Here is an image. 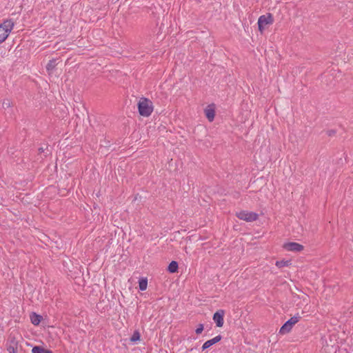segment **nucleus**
Instances as JSON below:
<instances>
[{
    "mask_svg": "<svg viewBox=\"0 0 353 353\" xmlns=\"http://www.w3.org/2000/svg\"><path fill=\"white\" fill-rule=\"evenodd\" d=\"M283 248L287 251L301 252L303 249V246L298 243L289 242L283 245Z\"/></svg>",
    "mask_w": 353,
    "mask_h": 353,
    "instance_id": "obj_5",
    "label": "nucleus"
},
{
    "mask_svg": "<svg viewBox=\"0 0 353 353\" xmlns=\"http://www.w3.org/2000/svg\"><path fill=\"white\" fill-rule=\"evenodd\" d=\"M8 351L9 353H18L17 348L12 345L8 347Z\"/></svg>",
    "mask_w": 353,
    "mask_h": 353,
    "instance_id": "obj_18",
    "label": "nucleus"
},
{
    "mask_svg": "<svg viewBox=\"0 0 353 353\" xmlns=\"http://www.w3.org/2000/svg\"><path fill=\"white\" fill-rule=\"evenodd\" d=\"M290 265V261H284V260H282V261H277L276 262V265L279 268H283V267H287L288 265Z\"/></svg>",
    "mask_w": 353,
    "mask_h": 353,
    "instance_id": "obj_14",
    "label": "nucleus"
},
{
    "mask_svg": "<svg viewBox=\"0 0 353 353\" xmlns=\"http://www.w3.org/2000/svg\"><path fill=\"white\" fill-rule=\"evenodd\" d=\"M178 270V263L176 261H172L168 265V271L171 273H174Z\"/></svg>",
    "mask_w": 353,
    "mask_h": 353,
    "instance_id": "obj_13",
    "label": "nucleus"
},
{
    "mask_svg": "<svg viewBox=\"0 0 353 353\" xmlns=\"http://www.w3.org/2000/svg\"><path fill=\"white\" fill-rule=\"evenodd\" d=\"M140 340V334L138 331L134 332L132 336L130 338V341L133 343H136Z\"/></svg>",
    "mask_w": 353,
    "mask_h": 353,
    "instance_id": "obj_16",
    "label": "nucleus"
},
{
    "mask_svg": "<svg viewBox=\"0 0 353 353\" xmlns=\"http://www.w3.org/2000/svg\"><path fill=\"white\" fill-rule=\"evenodd\" d=\"M205 113L206 117L210 121H212L214 120L215 112L213 108H208L205 110Z\"/></svg>",
    "mask_w": 353,
    "mask_h": 353,
    "instance_id": "obj_9",
    "label": "nucleus"
},
{
    "mask_svg": "<svg viewBox=\"0 0 353 353\" xmlns=\"http://www.w3.org/2000/svg\"><path fill=\"white\" fill-rule=\"evenodd\" d=\"M225 312L223 310H219L216 312L213 315V320L216 323L217 327H221L223 325V316Z\"/></svg>",
    "mask_w": 353,
    "mask_h": 353,
    "instance_id": "obj_6",
    "label": "nucleus"
},
{
    "mask_svg": "<svg viewBox=\"0 0 353 353\" xmlns=\"http://www.w3.org/2000/svg\"><path fill=\"white\" fill-rule=\"evenodd\" d=\"M148 287V280L146 279H141L139 281V288L141 291H144Z\"/></svg>",
    "mask_w": 353,
    "mask_h": 353,
    "instance_id": "obj_12",
    "label": "nucleus"
},
{
    "mask_svg": "<svg viewBox=\"0 0 353 353\" xmlns=\"http://www.w3.org/2000/svg\"><path fill=\"white\" fill-rule=\"evenodd\" d=\"M32 353H52L51 350L42 348L39 346H35L32 350Z\"/></svg>",
    "mask_w": 353,
    "mask_h": 353,
    "instance_id": "obj_11",
    "label": "nucleus"
},
{
    "mask_svg": "<svg viewBox=\"0 0 353 353\" xmlns=\"http://www.w3.org/2000/svg\"><path fill=\"white\" fill-rule=\"evenodd\" d=\"M55 66V61H50L46 65V69L50 71Z\"/></svg>",
    "mask_w": 353,
    "mask_h": 353,
    "instance_id": "obj_17",
    "label": "nucleus"
},
{
    "mask_svg": "<svg viewBox=\"0 0 353 353\" xmlns=\"http://www.w3.org/2000/svg\"><path fill=\"white\" fill-rule=\"evenodd\" d=\"M236 215L239 219L243 220L247 222H252L256 221L259 217L258 214L247 210H241L240 212H236Z\"/></svg>",
    "mask_w": 353,
    "mask_h": 353,
    "instance_id": "obj_4",
    "label": "nucleus"
},
{
    "mask_svg": "<svg viewBox=\"0 0 353 353\" xmlns=\"http://www.w3.org/2000/svg\"><path fill=\"white\" fill-rule=\"evenodd\" d=\"M203 330V324H199L197 327V328L195 330V332L197 334H200Z\"/></svg>",
    "mask_w": 353,
    "mask_h": 353,
    "instance_id": "obj_19",
    "label": "nucleus"
},
{
    "mask_svg": "<svg viewBox=\"0 0 353 353\" xmlns=\"http://www.w3.org/2000/svg\"><path fill=\"white\" fill-rule=\"evenodd\" d=\"M139 114L143 117H149L153 111L152 102L147 98H141L138 103Z\"/></svg>",
    "mask_w": 353,
    "mask_h": 353,
    "instance_id": "obj_1",
    "label": "nucleus"
},
{
    "mask_svg": "<svg viewBox=\"0 0 353 353\" xmlns=\"http://www.w3.org/2000/svg\"><path fill=\"white\" fill-rule=\"evenodd\" d=\"M273 21V17L270 13L260 16L257 22L259 31L263 32L265 28L268 25H271Z\"/></svg>",
    "mask_w": 353,
    "mask_h": 353,
    "instance_id": "obj_3",
    "label": "nucleus"
},
{
    "mask_svg": "<svg viewBox=\"0 0 353 353\" xmlns=\"http://www.w3.org/2000/svg\"><path fill=\"white\" fill-rule=\"evenodd\" d=\"M14 26V23L11 19L6 20L0 24V44L6 40Z\"/></svg>",
    "mask_w": 353,
    "mask_h": 353,
    "instance_id": "obj_2",
    "label": "nucleus"
},
{
    "mask_svg": "<svg viewBox=\"0 0 353 353\" xmlns=\"http://www.w3.org/2000/svg\"><path fill=\"white\" fill-rule=\"evenodd\" d=\"M300 316L299 315L294 316L286 321L290 326L293 327L296 323L299 322Z\"/></svg>",
    "mask_w": 353,
    "mask_h": 353,
    "instance_id": "obj_15",
    "label": "nucleus"
},
{
    "mask_svg": "<svg viewBox=\"0 0 353 353\" xmlns=\"http://www.w3.org/2000/svg\"><path fill=\"white\" fill-rule=\"evenodd\" d=\"M292 327L285 322L284 325L280 328L279 332L281 334H285L288 333L292 330Z\"/></svg>",
    "mask_w": 353,
    "mask_h": 353,
    "instance_id": "obj_10",
    "label": "nucleus"
},
{
    "mask_svg": "<svg viewBox=\"0 0 353 353\" xmlns=\"http://www.w3.org/2000/svg\"><path fill=\"white\" fill-rule=\"evenodd\" d=\"M221 340V336L220 335L216 336L213 339H210V340L205 341L203 343V346H202V350H205L210 347L212 345H213L215 343H218Z\"/></svg>",
    "mask_w": 353,
    "mask_h": 353,
    "instance_id": "obj_7",
    "label": "nucleus"
},
{
    "mask_svg": "<svg viewBox=\"0 0 353 353\" xmlns=\"http://www.w3.org/2000/svg\"><path fill=\"white\" fill-rule=\"evenodd\" d=\"M30 318L31 323L34 325H39L41 320V316L35 313H32L30 316Z\"/></svg>",
    "mask_w": 353,
    "mask_h": 353,
    "instance_id": "obj_8",
    "label": "nucleus"
}]
</instances>
